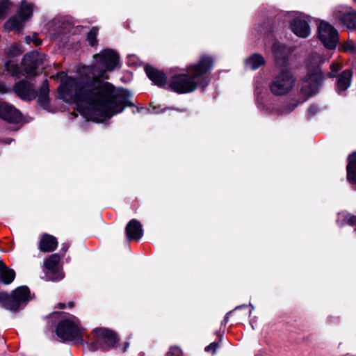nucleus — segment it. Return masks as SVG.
I'll use <instances>...</instances> for the list:
<instances>
[{
	"mask_svg": "<svg viewBox=\"0 0 356 356\" xmlns=\"http://www.w3.org/2000/svg\"><path fill=\"white\" fill-rule=\"evenodd\" d=\"M21 54H22V51H21L19 47L16 44L11 46L7 52V55L9 57L17 56L20 55Z\"/></svg>",
	"mask_w": 356,
	"mask_h": 356,
	"instance_id": "30",
	"label": "nucleus"
},
{
	"mask_svg": "<svg viewBox=\"0 0 356 356\" xmlns=\"http://www.w3.org/2000/svg\"><path fill=\"white\" fill-rule=\"evenodd\" d=\"M265 60L264 57L259 54H254L245 60V65L247 67L254 70L260 66L264 65Z\"/></svg>",
	"mask_w": 356,
	"mask_h": 356,
	"instance_id": "23",
	"label": "nucleus"
},
{
	"mask_svg": "<svg viewBox=\"0 0 356 356\" xmlns=\"http://www.w3.org/2000/svg\"><path fill=\"white\" fill-rule=\"evenodd\" d=\"M70 26L60 19L52 21L49 29V33L54 40H63V35H65L70 31Z\"/></svg>",
	"mask_w": 356,
	"mask_h": 356,
	"instance_id": "17",
	"label": "nucleus"
},
{
	"mask_svg": "<svg viewBox=\"0 0 356 356\" xmlns=\"http://www.w3.org/2000/svg\"><path fill=\"white\" fill-rule=\"evenodd\" d=\"M167 77L165 74L161 71L157 70V86L163 87L166 85Z\"/></svg>",
	"mask_w": 356,
	"mask_h": 356,
	"instance_id": "31",
	"label": "nucleus"
},
{
	"mask_svg": "<svg viewBox=\"0 0 356 356\" xmlns=\"http://www.w3.org/2000/svg\"><path fill=\"white\" fill-rule=\"evenodd\" d=\"M0 118L8 122L17 123L22 120V115L12 105L0 102Z\"/></svg>",
	"mask_w": 356,
	"mask_h": 356,
	"instance_id": "16",
	"label": "nucleus"
},
{
	"mask_svg": "<svg viewBox=\"0 0 356 356\" xmlns=\"http://www.w3.org/2000/svg\"><path fill=\"white\" fill-rule=\"evenodd\" d=\"M15 92L20 98L26 100H31L38 97V103L44 108L49 104V83L47 80L42 82L40 88L36 91L33 85L27 81H20L14 86Z\"/></svg>",
	"mask_w": 356,
	"mask_h": 356,
	"instance_id": "5",
	"label": "nucleus"
},
{
	"mask_svg": "<svg viewBox=\"0 0 356 356\" xmlns=\"http://www.w3.org/2000/svg\"><path fill=\"white\" fill-rule=\"evenodd\" d=\"M291 31L300 38H307L311 33L309 19L306 16L299 15L291 22Z\"/></svg>",
	"mask_w": 356,
	"mask_h": 356,
	"instance_id": "14",
	"label": "nucleus"
},
{
	"mask_svg": "<svg viewBox=\"0 0 356 356\" xmlns=\"http://www.w3.org/2000/svg\"><path fill=\"white\" fill-rule=\"evenodd\" d=\"M129 343L128 342L124 343V346L122 347L121 349L122 351L125 352L127 350V348L129 347Z\"/></svg>",
	"mask_w": 356,
	"mask_h": 356,
	"instance_id": "39",
	"label": "nucleus"
},
{
	"mask_svg": "<svg viewBox=\"0 0 356 356\" xmlns=\"http://www.w3.org/2000/svg\"><path fill=\"white\" fill-rule=\"evenodd\" d=\"M60 257L58 254L50 255L44 262L47 269L46 276L47 280L58 281L63 278L64 275L59 269V261Z\"/></svg>",
	"mask_w": 356,
	"mask_h": 356,
	"instance_id": "12",
	"label": "nucleus"
},
{
	"mask_svg": "<svg viewBox=\"0 0 356 356\" xmlns=\"http://www.w3.org/2000/svg\"><path fill=\"white\" fill-rule=\"evenodd\" d=\"M166 356H183L182 350L177 346H170Z\"/></svg>",
	"mask_w": 356,
	"mask_h": 356,
	"instance_id": "28",
	"label": "nucleus"
},
{
	"mask_svg": "<svg viewBox=\"0 0 356 356\" xmlns=\"http://www.w3.org/2000/svg\"><path fill=\"white\" fill-rule=\"evenodd\" d=\"M83 327L79 320L74 316L69 315L57 325L56 332L63 341H71L75 343L83 341Z\"/></svg>",
	"mask_w": 356,
	"mask_h": 356,
	"instance_id": "4",
	"label": "nucleus"
},
{
	"mask_svg": "<svg viewBox=\"0 0 356 356\" xmlns=\"http://www.w3.org/2000/svg\"><path fill=\"white\" fill-rule=\"evenodd\" d=\"M25 41L28 44H30L31 42H33L35 46H38L42 43V41L39 38H38L36 34H34L32 37L26 36L25 38Z\"/></svg>",
	"mask_w": 356,
	"mask_h": 356,
	"instance_id": "33",
	"label": "nucleus"
},
{
	"mask_svg": "<svg viewBox=\"0 0 356 356\" xmlns=\"http://www.w3.org/2000/svg\"><path fill=\"white\" fill-rule=\"evenodd\" d=\"M44 59L45 56L37 51L27 53L22 59V65L26 75L34 74L35 70L43 63Z\"/></svg>",
	"mask_w": 356,
	"mask_h": 356,
	"instance_id": "11",
	"label": "nucleus"
},
{
	"mask_svg": "<svg viewBox=\"0 0 356 356\" xmlns=\"http://www.w3.org/2000/svg\"><path fill=\"white\" fill-rule=\"evenodd\" d=\"M272 52L276 63L280 66L285 67L289 64V59L293 52V49L281 42H275L273 44Z\"/></svg>",
	"mask_w": 356,
	"mask_h": 356,
	"instance_id": "13",
	"label": "nucleus"
},
{
	"mask_svg": "<svg viewBox=\"0 0 356 356\" xmlns=\"http://www.w3.org/2000/svg\"><path fill=\"white\" fill-rule=\"evenodd\" d=\"M339 49L346 53L355 54L356 53V44L353 40H348L340 45Z\"/></svg>",
	"mask_w": 356,
	"mask_h": 356,
	"instance_id": "26",
	"label": "nucleus"
},
{
	"mask_svg": "<svg viewBox=\"0 0 356 356\" xmlns=\"http://www.w3.org/2000/svg\"><path fill=\"white\" fill-rule=\"evenodd\" d=\"M34 5L26 0L21 1L20 6L15 15L9 18L5 23V29L8 31H20L33 14Z\"/></svg>",
	"mask_w": 356,
	"mask_h": 356,
	"instance_id": "9",
	"label": "nucleus"
},
{
	"mask_svg": "<svg viewBox=\"0 0 356 356\" xmlns=\"http://www.w3.org/2000/svg\"><path fill=\"white\" fill-rule=\"evenodd\" d=\"M352 72L350 70L343 71L337 82V92L339 95H343V92L350 87L352 79Z\"/></svg>",
	"mask_w": 356,
	"mask_h": 356,
	"instance_id": "18",
	"label": "nucleus"
},
{
	"mask_svg": "<svg viewBox=\"0 0 356 356\" xmlns=\"http://www.w3.org/2000/svg\"><path fill=\"white\" fill-rule=\"evenodd\" d=\"M93 65L83 66L76 77L65 76L58 88L59 97L74 103L87 120L102 122L133 106L130 92L106 81L108 73L120 67V56L111 49L94 55Z\"/></svg>",
	"mask_w": 356,
	"mask_h": 356,
	"instance_id": "1",
	"label": "nucleus"
},
{
	"mask_svg": "<svg viewBox=\"0 0 356 356\" xmlns=\"http://www.w3.org/2000/svg\"><path fill=\"white\" fill-rule=\"evenodd\" d=\"M333 17L348 29H356V12H346L339 7L333 11Z\"/></svg>",
	"mask_w": 356,
	"mask_h": 356,
	"instance_id": "15",
	"label": "nucleus"
},
{
	"mask_svg": "<svg viewBox=\"0 0 356 356\" xmlns=\"http://www.w3.org/2000/svg\"><path fill=\"white\" fill-rule=\"evenodd\" d=\"M250 305L251 306L252 309H254V306H253V305H252L251 304H250Z\"/></svg>",
	"mask_w": 356,
	"mask_h": 356,
	"instance_id": "44",
	"label": "nucleus"
},
{
	"mask_svg": "<svg viewBox=\"0 0 356 356\" xmlns=\"http://www.w3.org/2000/svg\"><path fill=\"white\" fill-rule=\"evenodd\" d=\"M68 307H69L70 308L73 307H74V302H69V303H68Z\"/></svg>",
	"mask_w": 356,
	"mask_h": 356,
	"instance_id": "43",
	"label": "nucleus"
},
{
	"mask_svg": "<svg viewBox=\"0 0 356 356\" xmlns=\"http://www.w3.org/2000/svg\"><path fill=\"white\" fill-rule=\"evenodd\" d=\"M88 348L90 351H95L99 349L107 350L113 348L118 341L115 334L105 328H96L94 330L92 336H88Z\"/></svg>",
	"mask_w": 356,
	"mask_h": 356,
	"instance_id": "8",
	"label": "nucleus"
},
{
	"mask_svg": "<svg viewBox=\"0 0 356 356\" xmlns=\"http://www.w3.org/2000/svg\"><path fill=\"white\" fill-rule=\"evenodd\" d=\"M318 38L329 49H334L339 39L337 30L325 21H321L318 25Z\"/></svg>",
	"mask_w": 356,
	"mask_h": 356,
	"instance_id": "10",
	"label": "nucleus"
},
{
	"mask_svg": "<svg viewBox=\"0 0 356 356\" xmlns=\"http://www.w3.org/2000/svg\"><path fill=\"white\" fill-rule=\"evenodd\" d=\"M126 234L129 240H139L143 236L140 223L136 220H131L126 227Z\"/></svg>",
	"mask_w": 356,
	"mask_h": 356,
	"instance_id": "20",
	"label": "nucleus"
},
{
	"mask_svg": "<svg viewBox=\"0 0 356 356\" xmlns=\"http://www.w3.org/2000/svg\"><path fill=\"white\" fill-rule=\"evenodd\" d=\"M145 71L146 72L147 76L149 79L152 81L153 84H156V71L155 70L150 66H145Z\"/></svg>",
	"mask_w": 356,
	"mask_h": 356,
	"instance_id": "29",
	"label": "nucleus"
},
{
	"mask_svg": "<svg viewBox=\"0 0 356 356\" xmlns=\"http://www.w3.org/2000/svg\"><path fill=\"white\" fill-rule=\"evenodd\" d=\"M12 141H13V139H6V140H5V141H4V142H5L6 144H10V143H11Z\"/></svg>",
	"mask_w": 356,
	"mask_h": 356,
	"instance_id": "42",
	"label": "nucleus"
},
{
	"mask_svg": "<svg viewBox=\"0 0 356 356\" xmlns=\"http://www.w3.org/2000/svg\"><path fill=\"white\" fill-rule=\"evenodd\" d=\"M13 7V3L8 0L0 1V20H3Z\"/></svg>",
	"mask_w": 356,
	"mask_h": 356,
	"instance_id": "24",
	"label": "nucleus"
},
{
	"mask_svg": "<svg viewBox=\"0 0 356 356\" xmlns=\"http://www.w3.org/2000/svg\"><path fill=\"white\" fill-rule=\"evenodd\" d=\"M341 65L338 63H333L330 65L331 72L328 73V76L334 77L337 75V72L341 69Z\"/></svg>",
	"mask_w": 356,
	"mask_h": 356,
	"instance_id": "32",
	"label": "nucleus"
},
{
	"mask_svg": "<svg viewBox=\"0 0 356 356\" xmlns=\"http://www.w3.org/2000/svg\"><path fill=\"white\" fill-rule=\"evenodd\" d=\"M69 248V245L67 243H63L62 244V247L60 249V252H62V255H64L66 252L67 251Z\"/></svg>",
	"mask_w": 356,
	"mask_h": 356,
	"instance_id": "37",
	"label": "nucleus"
},
{
	"mask_svg": "<svg viewBox=\"0 0 356 356\" xmlns=\"http://www.w3.org/2000/svg\"><path fill=\"white\" fill-rule=\"evenodd\" d=\"M245 307H247L246 305H239V306L236 307L234 309L237 310V309H241V308Z\"/></svg>",
	"mask_w": 356,
	"mask_h": 356,
	"instance_id": "40",
	"label": "nucleus"
},
{
	"mask_svg": "<svg viewBox=\"0 0 356 356\" xmlns=\"http://www.w3.org/2000/svg\"><path fill=\"white\" fill-rule=\"evenodd\" d=\"M30 300V290L26 286L16 288L10 294L0 291V307L10 312L20 309Z\"/></svg>",
	"mask_w": 356,
	"mask_h": 356,
	"instance_id": "6",
	"label": "nucleus"
},
{
	"mask_svg": "<svg viewBox=\"0 0 356 356\" xmlns=\"http://www.w3.org/2000/svg\"><path fill=\"white\" fill-rule=\"evenodd\" d=\"M213 64V59L211 56H201L197 63L188 67L186 72L173 76L169 88L179 94L192 92L199 86L204 89L210 81L207 73L212 69Z\"/></svg>",
	"mask_w": 356,
	"mask_h": 356,
	"instance_id": "3",
	"label": "nucleus"
},
{
	"mask_svg": "<svg viewBox=\"0 0 356 356\" xmlns=\"http://www.w3.org/2000/svg\"><path fill=\"white\" fill-rule=\"evenodd\" d=\"M65 307V305L63 303H59L58 305V307L59 309H63Z\"/></svg>",
	"mask_w": 356,
	"mask_h": 356,
	"instance_id": "41",
	"label": "nucleus"
},
{
	"mask_svg": "<svg viewBox=\"0 0 356 356\" xmlns=\"http://www.w3.org/2000/svg\"><path fill=\"white\" fill-rule=\"evenodd\" d=\"M231 312H228V313H227V314H226V315H225V317H224V319H223V320H222V324L225 325V324L228 322V321H229V314H230Z\"/></svg>",
	"mask_w": 356,
	"mask_h": 356,
	"instance_id": "38",
	"label": "nucleus"
},
{
	"mask_svg": "<svg viewBox=\"0 0 356 356\" xmlns=\"http://www.w3.org/2000/svg\"><path fill=\"white\" fill-rule=\"evenodd\" d=\"M296 78L289 69H282L277 73L269 83L270 91L275 96H284L294 88Z\"/></svg>",
	"mask_w": 356,
	"mask_h": 356,
	"instance_id": "7",
	"label": "nucleus"
},
{
	"mask_svg": "<svg viewBox=\"0 0 356 356\" xmlns=\"http://www.w3.org/2000/svg\"><path fill=\"white\" fill-rule=\"evenodd\" d=\"M15 277V271L6 266L5 264L0 260V283L9 284L14 280Z\"/></svg>",
	"mask_w": 356,
	"mask_h": 356,
	"instance_id": "21",
	"label": "nucleus"
},
{
	"mask_svg": "<svg viewBox=\"0 0 356 356\" xmlns=\"http://www.w3.org/2000/svg\"><path fill=\"white\" fill-rule=\"evenodd\" d=\"M98 33V29L92 27L87 35V41L92 47L95 46L97 43V35Z\"/></svg>",
	"mask_w": 356,
	"mask_h": 356,
	"instance_id": "27",
	"label": "nucleus"
},
{
	"mask_svg": "<svg viewBox=\"0 0 356 356\" xmlns=\"http://www.w3.org/2000/svg\"><path fill=\"white\" fill-rule=\"evenodd\" d=\"M8 91V88L6 86V85L0 81V92L5 93Z\"/></svg>",
	"mask_w": 356,
	"mask_h": 356,
	"instance_id": "36",
	"label": "nucleus"
},
{
	"mask_svg": "<svg viewBox=\"0 0 356 356\" xmlns=\"http://www.w3.org/2000/svg\"><path fill=\"white\" fill-rule=\"evenodd\" d=\"M325 60V59L316 52L312 53L309 56L307 60L308 72L302 80L300 88L301 93L305 95L306 97L300 98L298 99H291L284 108L281 109H274L271 108L270 106L263 104L261 98L260 97L262 89L257 87L254 90V95L258 108L265 113L275 115H286L292 112L300 104L303 103L308 97L318 92L325 78L323 73L320 69V65L323 64Z\"/></svg>",
	"mask_w": 356,
	"mask_h": 356,
	"instance_id": "2",
	"label": "nucleus"
},
{
	"mask_svg": "<svg viewBox=\"0 0 356 356\" xmlns=\"http://www.w3.org/2000/svg\"><path fill=\"white\" fill-rule=\"evenodd\" d=\"M58 246L56 237L48 234H44L39 242V249L41 252H50L54 251Z\"/></svg>",
	"mask_w": 356,
	"mask_h": 356,
	"instance_id": "19",
	"label": "nucleus"
},
{
	"mask_svg": "<svg viewBox=\"0 0 356 356\" xmlns=\"http://www.w3.org/2000/svg\"><path fill=\"white\" fill-rule=\"evenodd\" d=\"M218 347L219 343L213 342L211 343L209 346H206L204 350L207 353H211L212 354H215Z\"/></svg>",
	"mask_w": 356,
	"mask_h": 356,
	"instance_id": "34",
	"label": "nucleus"
},
{
	"mask_svg": "<svg viewBox=\"0 0 356 356\" xmlns=\"http://www.w3.org/2000/svg\"><path fill=\"white\" fill-rule=\"evenodd\" d=\"M5 68L12 76H19L20 74V70L18 65L12 60H9L6 63Z\"/></svg>",
	"mask_w": 356,
	"mask_h": 356,
	"instance_id": "25",
	"label": "nucleus"
},
{
	"mask_svg": "<svg viewBox=\"0 0 356 356\" xmlns=\"http://www.w3.org/2000/svg\"><path fill=\"white\" fill-rule=\"evenodd\" d=\"M347 165V179L352 184H356V152L349 155Z\"/></svg>",
	"mask_w": 356,
	"mask_h": 356,
	"instance_id": "22",
	"label": "nucleus"
},
{
	"mask_svg": "<svg viewBox=\"0 0 356 356\" xmlns=\"http://www.w3.org/2000/svg\"><path fill=\"white\" fill-rule=\"evenodd\" d=\"M137 58L134 56V55H131V56H129L128 57V64L129 65H137Z\"/></svg>",
	"mask_w": 356,
	"mask_h": 356,
	"instance_id": "35",
	"label": "nucleus"
}]
</instances>
